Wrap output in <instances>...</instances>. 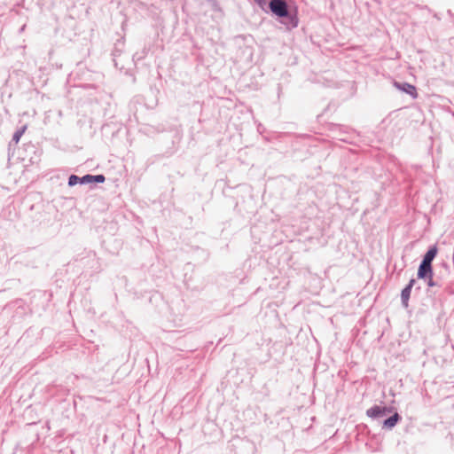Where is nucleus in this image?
Returning <instances> with one entry per match:
<instances>
[{
  "label": "nucleus",
  "mask_w": 454,
  "mask_h": 454,
  "mask_svg": "<svg viewBox=\"0 0 454 454\" xmlns=\"http://www.w3.org/2000/svg\"><path fill=\"white\" fill-rule=\"evenodd\" d=\"M270 11L278 17H286L288 15V7L285 0H272L269 3Z\"/></svg>",
  "instance_id": "obj_1"
},
{
  "label": "nucleus",
  "mask_w": 454,
  "mask_h": 454,
  "mask_svg": "<svg viewBox=\"0 0 454 454\" xmlns=\"http://www.w3.org/2000/svg\"><path fill=\"white\" fill-rule=\"evenodd\" d=\"M391 411H392L391 408H387L386 406L375 405V406L368 409L366 411V414L372 419H376V418L383 417L386 414L390 413Z\"/></svg>",
  "instance_id": "obj_2"
},
{
  "label": "nucleus",
  "mask_w": 454,
  "mask_h": 454,
  "mask_svg": "<svg viewBox=\"0 0 454 454\" xmlns=\"http://www.w3.org/2000/svg\"><path fill=\"white\" fill-rule=\"evenodd\" d=\"M415 284L414 279H411L408 286L402 291L401 296L403 303L405 307H408V301L411 296V288L413 287Z\"/></svg>",
  "instance_id": "obj_3"
},
{
  "label": "nucleus",
  "mask_w": 454,
  "mask_h": 454,
  "mask_svg": "<svg viewBox=\"0 0 454 454\" xmlns=\"http://www.w3.org/2000/svg\"><path fill=\"white\" fill-rule=\"evenodd\" d=\"M427 274L432 275V266L431 264H427L422 262L419 268L418 277L419 278H424Z\"/></svg>",
  "instance_id": "obj_4"
},
{
  "label": "nucleus",
  "mask_w": 454,
  "mask_h": 454,
  "mask_svg": "<svg viewBox=\"0 0 454 454\" xmlns=\"http://www.w3.org/2000/svg\"><path fill=\"white\" fill-rule=\"evenodd\" d=\"M397 87L400 90H402L405 91L406 93L410 94L413 98H417V96H418L417 90H416L415 86H413L411 84L404 83L403 85H397Z\"/></svg>",
  "instance_id": "obj_5"
},
{
  "label": "nucleus",
  "mask_w": 454,
  "mask_h": 454,
  "mask_svg": "<svg viewBox=\"0 0 454 454\" xmlns=\"http://www.w3.org/2000/svg\"><path fill=\"white\" fill-rule=\"evenodd\" d=\"M399 419L400 416L398 415L397 412H395L394 415H392L390 418L384 421V427L387 428H392L396 425Z\"/></svg>",
  "instance_id": "obj_6"
},
{
  "label": "nucleus",
  "mask_w": 454,
  "mask_h": 454,
  "mask_svg": "<svg viewBox=\"0 0 454 454\" xmlns=\"http://www.w3.org/2000/svg\"><path fill=\"white\" fill-rule=\"evenodd\" d=\"M437 254V248L435 247L430 248L424 256L423 262L431 264L432 261Z\"/></svg>",
  "instance_id": "obj_7"
},
{
  "label": "nucleus",
  "mask_w": 454,
  "mask_h": 454,
  "mask_svg": "<svg viewBox=\"0 0 454 454\" xmlns=\"http://www.w3.org/2000/svg\"><path fill=\"white\" fill-rule=\"evenodd\" d=\"M84 178H93V181L98 182V183H103L105 181V176L103 175H98V176L87 175L84 176Z\"/></svg>",
  "instance_id": "obj_8"
},
{
  "label": "nucleus",
  "mask_w": 454,
  "mask_h": 454,
  "mask_svg": "<svg viewBox=\"0 0 454 454\" xmlns=\"http://www.w3.org/2000/svg\"><path fill=\"white\" fill-rule=\"evenodd\" d=\"M24 132V129L23 130H20V131H17L14 135H13V140L18 143L22 136Z\"/></svg>",
  "instance_id": "obj_9"
},
{
  "label": "nucleus",
  "mask_w": 454,
  "mask_h": 454,
  "mask_svg": "<svg viewBox=\"0 0 454 454\" xmlns=\"http://www.w3.org/2000/svg\"><path fill=\"white\" fill-rule=\"evenodd\" d=\"M78 177L76 176H71L69 178V184L74 185L76 184Z\"/></svg>",
  "instance_id": "obj_10"
},
{
  "label": "nucleus",
  "mask_w": 454,
  "mask_h": 454,
  "mask_svg": "<svg viewBox=\"0 0 454 454\" xmlns=\"http://www.w3.org/2000/svg\"><path fill=\"white\" fill-rule=\"evenodd\" d=\"M428 286H434V283L432 281V275L429 277Z\"/></svg>",
  "instance_id": "obj_11"
},
{
  "label": "nucleus",
  "mask_w": 454,
  "mask_h": 454,
  "mask_svg": "<svg viewBox=\"0 0 454 454\" xmlns=\"http://www.w3.org/2000/svg\"><path fill=\"white\" fill-rule=\"evenodd\" d=\"M83 179L87 180V181H92L93 180V178H84V177H83Z\"/></svg>",
  "instance_id": "obj_12"
}]
</instances>
